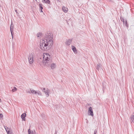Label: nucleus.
Returning <instances> with one entry per match:
<instances>
[{
    "instance_id": "1a4fd4ad",
    "label": "nucleus",
    "mask_w": 134,
    "mask_h": 134,
    "mask_svg": "<svg viewBox=\"0 0 134 134\" xmlns=\"http://www.w3.org/2000/svg\"><path fill=\"white\" fill-rule=\"evenodd\" d=\"M26 114L25 113H23L21 115V118L23 120H25V117Z\"/></svg>"
},
{
    "instance_id": "393cba45",
    "label": "nucleus",
    "mask_w": 134,
    "mask_h": 134,
    "mask_svg": "<svg viewBox=\"0 0 134 134\" xmlns=\"http://www.w3.org/2000/svg\"><path fill=\"white\" fill-rule=\"evenodd\" d=\"M3 117V115L2 114H0V118H2Z\"/></svg>"
},
{
    "instance_id": "39448f33",
    "label": "nucleus",
    "mask_w": 134,
    "mask_h": 134,
    "mask_svg": "<svg viewBox=\"0 0 134 134\" xmlns=\"http://www.w3.org/2000/svg\"><path fill=\"white\" fill-rule=\"evenodd\" d=\"M42 91L44 92L46 94L47 97H48L49 95V93L50 92L49 90L48 89H46L45 88H43L42 90Z\"/></svg>"
},
{
    "instance_id": "f8f14e48",
    "label": "nucleus",
    "mask_w": 134,
    "mask_h": 134,
    "mask_svg": "<svg viewBox=\"0 0 134 134\" xmlns=\"http://www.w3.org/2000/svg\"><path fill=\"white\" fill-rule=\"evenodd\" d=\"M130 118L132 121H131V123H132V122H133V121H134V113H133L131 115L130 117Z\"/></svg>"
},
{
    "instance_id": "ddd939ff",
    "label": "nucleus",
    "mask_w": 134,
    "mask_h": 134,
    "mask_svg": "<svg viewBox=\"0 0 134 134\" xmlns=\"http://www.w3.org/2000/svg\"><path fill=\"white\" fill-rule=\"evenodd\" d=\"M62 9L63 11L65 12H67L68 10V8L65 7H62Z\"/></svg>"
},
{
    "instance_id": "6e6552de",
    "label": "nucleus",
    "mask_w": 134,
    "mask_h": 134,
    "mask_svg": "<svg viewBox=\"0 0 134 134\" xmlns=\"http://www.w3.org/2000/svg\"><path fill=\"white\" fill-rule=\"evenodd\" d=\"M71 47L72 49L74 52L75 54L77 53V51L75 47L73 46H72Z\"/></svg>"
},
{
    "instance_id": "dca6fc26",
    "label": "nucleus",
    "mask_w": 134,
    "mask_h": 134,
    "mask_svg": "<svg viewBox=\"0 0 134 134\" xmlns=\"http://www.w3.org/2000/svg\"><path fill=\"white\" fill-rule=\"evenodd\" d=\"M44 2L48 4H49L50 3V1L49 0H43Z\"/></svg>"
},
{
    "instance_id": "9b49d317",
    "label": "nucleus",
    "mask_w": 134,
    "mask_h": 134,
    "mask_svg": "<svg viewBox=\"0 0 134 134\" xmlns=\"http://www.w3.org/2000/svg\"><path fill=\"white\" fill-rule=\"evenodd\" d=\"M123 23L124 24L125 26L128 29L129 27V25L127 23L126 20L125 21H124Z\"/></svg>"
},
{
    "instance_id": "7c9ffc66",
    "label": "nucleus",
    "mask_w": 134,
    "mask_h": 134,
    "mask_svg": "<svg viewBox=\"0 0 134 134\" xmlns=\"http://www.w3.org/2000/svg\"><path fill=\"white\" fill-rule=\"evenodd\" d=\"M54 134H55V133Z\"/></svg>"
},
{
    "instance_id": "9d476101",
    "label": "nucleus",
    "mask_w": 134,
    "mask_h": 134,
    "mask_svg": "<svg viewBox=\"0 0 134 134\" xmlns=\"http://www.w3.org/2000/svg\"><path fill=\"white\" fill-rule=\"evenodd\" d=\"M96 68L98 70H99L100 69H102L101 65L100 64H97V65L96 66Z\"/></svg>"
},
{
    "instance_id": "a878e982",
    "label": "nucleus",
    "mask_w": 134,
    "mask_h": 134,
    "mask_svg": "<svg viewBox=\"0 0 134 134\" xmlns=\"http://www.w3.org/2000/svg\"><path fill=\"white\" fill-rule=\"evenodd\" d=\"M10 32H11V33L12 34V32H13V30H12V29H10Z\"/></svg>"
},
{
    "instance_id": "bb28decb",
    "label": "nucleus",
    "mask_w": 134,
    "mask_h": 134,
    "mask_svg": "<svg viewBox=\"0 0 134 134\" xmlns=\"http://www.w3.org/2000/svg\"><path fill=\"white\" fill-rule=\"evenodd\" d=\"M97 131L95 130H94V134H96V133H97Z\"/></svg>"
},
{
    "instance_id": "c85d7f7f",
    "label": "nucleus",
    "mask_w": 134,
    "mask_h": 134,
    "mask_svg": "<svg viewBox=\"0 0 134 134\" xmlns=\"http://www.w3.org/2000/svg\"><path fill=\"white\" fill-rule=\"evenodd\" d=\"M15 12H16V13H18L17 12V11L16 10H15Z\"/></svg>"
},
{
    "instance_id": "cd10ccee",
    "label": "nucleus",
    "mask_w": 134,
    "mask_h": 134,
    "mask_svg": "<svg viewBox=\"0 0 134 134\" xmlns=\"http://www.w3.org/2000/svg\"><path fill=\"white\" fill-rule=\"evenodd\" d=\"M27 93H31V92L30 91H27Z\"/></svg>"
},
{
    "instance_id": "6ab92c4d",
    "label": "nucleus",
    "mask_w": 134,
    "mask_h": 134,
    "mask_svg": "<svg viewBox=\"0 0 134 134\" xmlns=\"http://www.w3.org/2000/svg\"><path fill=\"white\" fill-rule=\"evenodd\" d=\"M17 90V88H16L15 87H14V88L12 90V91L13 92H14L16 91Z\"/></svg>"
},
{
    "instance_id": "5701e85b",
    "label": "nucleus",
    "mask_w": 134,
    "mask_h": 134,
    "mask_svg": "<svg viewBox=\"0 0 134 134\" xmlns=\"http://www.w3.org/2000/svg\"><path fill=\"white\" fill-rule=\"evenodd\" d=\"M120 19L121 21H122L123 22H124V21H125L126 19H124L123 18L121 17Z\"/></svg>"
},
{
    "instance_id": "0eeeda50",
    "label": "nucleus",
    "mask_w": 134,
    "mask_h": 134,
    "mask_svg": "<svg viewBox=\"0 0 134 134\" xmlns=\"http://www.w3.org/2000/svg\"><path fill=\"white\" fill-rule=\"evenodd\" d=\"M72 41V39H69L66 40V45L69 46L71 43Z\"/></svg>"
},
{
    "instance_id": "f257e3e1",
    "label": "nucleus",
    "mask_w": 134,
    "mask_h": 134,
    "mask_svg": "<svg viewBox=\"0 0 134 134\" xmlns=\"http://www.w3.org/2000/svg\"><path fill=\"white\" fill-rule=\"evenodd\" d=\"M43 62L44 64L49 67L50 66L52 69H54L56 66L55 64L52 62L50 55L48 53H46L43 55Z\"/></svg>"
},
{
    "instance_id": "f3484780",
    "label": "nucleus",
    "mask_w": 134,
    "mask_h": 134,
    "mask_svg": "<svg viewBox=\"0 0 134 134\" xmlns=\"http://www.w3.org/2000/svg\"><path fill=\"white\" fill-rule=\"evenodd\" d=\"M4 127L6 131L7 132L9 131H10L9 129L6 126H4Z\"/></svg>"
},
{
    "instance_id": "20e7f679",
    "label": "nucleus",
    "mask_w": 134,
    "mask_h": 134,
    "mask_svg": "<svg viewBox=\"0 0 134 134\" xmlns=\"http://www.w3.org/2000/svg\"><path fill=\"white\" fill-rule=\"evenodd\" d=\"M29 62L30 64H32L34 62L33 55L32 54L30 53L28 57Z\"/></svg>"
},
{
    "instance_id": "423d86ee",
    "label": "nucleus",
    "mask_w": 134,
    "mask_h": 134,
    "mask_svg": "<svg viewBox=\"0 0 134 134\" xmlns=\"http://www.w3.org/2000/svg\"><path fill=\"white\" fill-rule=\"evenodd\" d=\"M88 113L89 115H91L92 116H93V111L92 108V107H90L89 108L88 112Z\"/></svg>"
},
{
    "instance_id": "a211bd4d",
    "label": "nucleus",
    "mask_w": 134,
    "mask_h": 134,
    "mask_svg": "<svg viewBox=\"0 0 134 134\" xmlns=\"http://www.w3.org/2000/svg\"><path fill=\"white\" fill-rule=\"evenodd\" d=\"M29 134H34V133L33 131H31L30 129L28 130Z\"/></svg>"
},
{
    "instance_id": "b1692460",
    "label": "nucleus",
    "mask_w": 134,
    "mask_h": 134,
    "mask_svg": "<svg viewBox=\"0 0 134 134\" xmlns=\"http://www.w3.org/2000/svg\"><path fill=\"white\" fill-rule=\"evenodd\" d=\"M7 134H11L12 133V132L10 131H9L7 132Z\"/></svg>"
},
{
    "instance_id": "412c9836",
    "label": "nucleus",
    "mask_w": 134,
    "mask_h": 134,
    "mask_svg": "<svg viewBox=\"0 0 134 134\" xmlns=\"http://www.w3.org/2000/svg\"><path fill=\"white\" fill-rule=\"evenodd\" d=\"M40 7L41 8V9H43V8L42 7V5L41 4H39Z\"/></svg>"
},
{
    "instance_id": "4be33fe9",
    "label": "nucleus",
    "mask_w": 134,
    "mask_h": 134,
    "mask_svg": "<svg viewBox=\"0 0 134 134\" xmlns=\"http://www.w3.org/2000/svg\"><path fill=\"white\" fill-rule=\"evenodd\" d=\"M13 24L12 23L10 25V29H12V30H13Z\"/></svg>"
},
{
    "instance_id": "aec40b11",
    "label": "nucleus",
    "mask_w": 134,
    "mask_h": 134,
    "mask_svg": "<svg viewBox=\"0 0 134 134\" xmlns=\"http://www.w3.org/2000/svg\"><path fill=\"white\" fill-rule=\"evenodd\" d=\"M36 93H37V94H38V95H39L42 96L41 92L39 91H37V92Z\"/></svg>"
},
{
    "instance_id": "f03ea898",
    "label": "nucleus",
    "mask_w": 134,
    "mask_h": 134,
    "mask_svg": "<svg viewBox=\"0 0 134 134\" xmlns=\"http://www.w3.org/2000/svg\"><path fill=\"white\" fill-rule=\"evenodd\" d=\"M40 46L41 49L44 51L48 50L49 47L51 48V46L45 40H42L41 42H40Z\"/></svg>"
},
{
    "instance_id": "c756f323",
    "label": "nucleus",
    "mask_w": 134,
    "mask_h": 134,
    "mask_svg": "<svg viewBox=\"0 0 134 134\" xmlns=\"http://www.w3.org/2000/svg\"><path fill=\"white\" fill-rule=\"evenodd\" d=\"M41 12H43L42 9H41Z\"/></svg>"
},
{
    "instance_id": "4468645a",
    "label": "nucleus",
    "mask_w": 134,
    "mask_h": 134,
    "mask_svg": "<svg viewBox=\"0 0 134 134\" xmlns=\"http://www.w3.org/2000/svg\"><path fill=\"white\" fill-rule=\"evenodd\" d=\"M31 93L33 94H36L37 92L35 90H31Z\"/></svg>"
},
{
    "instance_id": "7ed1b4c3",
    "label": "nucleus",
    "mask_w": 134,
    "mask_h": 134,
    "mask_svg": "<svg viewBox=\"0 0 134 134\" xmlns=\"http://www.w3.org/2000/svg\"><path fill=\"white\" fill-rule=\"evenodd\" d=\"M53 35L51 34L47 33L45 36L43 40H45L49 44V45L51 46L53 44Z\"/></svg>"
},
{
    "instance_id": "2eb2a0df",
    "label": "nucleus",
    "mask_w": 134,
    "mask_h": 134,
    "mask_svg": "<svg viewBox=\"0 0 134 134\" xmlns=\"http://www.w3.org/2000/svg\"><path fill=\"white\" fill-rule=\"evenodd\" d=\"M42 35V33L41 32H39L37 34V36L38 37L41 36Z\"/></svg>"
}]
</instances>
